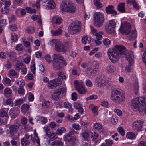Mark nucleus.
Returning a JSON list of instances; mask_svg holds the SVG:
<instances>
[{"mask_svg": "<svg viewBox=\"0 0 146 146\" xmlns=\"http://www.w3.org/2000/svg\"><path fill=\"white\" fill-rule=\"evenodd\" d=\"M133 110L140 113H146V97H136L133 99L131 102Z\"/></svg>", "mask_w": 146, "mask_h": 146, "instance_id": "obj_1", "label": "nucleus"}, {"mask_svg": "<svg viewBox=\"0 0 146 146\" xmlns=\"http://www.w3.org/2000/svg\"><path fill=\"white\" fill-rule=\"evenodd\" d=\"M53 62L52 67L54 70L61 69L62 66H66L67 63L64 58L59 54H54L52 56Z\"/></svg>", "mask_w": 146, "mask_h": 146, "instance_id": "obj_2", "label": "nucleus"}, {"mask_svg": "<svg viewBox=\"0 0 146 146\" xmlns=\"http://www.w3.org/2000/svg\"><path fill=\"white\" fill-rule=\"evenodd\" d=\"M126 52L124 46L121 45H117L115 46L114 50L111 54V57L110 59L113 63H115L119 60L120 56L122 54H125Z\"/></svg>", "mask_w": 146, "mask_h": 146, "instance_id": "obj_3", "label": "nucleus"}, {"mask_svg": "<svg viewBox=\"0 0 146 146\" xmlns=\"http://www.w3.org/2000/svg\"><path fill=\"white\" fill-rule=\"evenodd\" d=\"M111 99L113 102L120 104L125 100L124 93L121 90H113L111 93Z\"/></svg>", "mask_w": 146, "mask_h": 146, "instance_id": "obj_4", "label": "nucleus"}, {"mask_svg": "<svg viewBox=\"0 0 146 146\" xmlns=\"http://www.w3.org/2000/svg\"><path fill=\"white\" fill-rule=\"evenodd\" d=\"M60 9L62 12L74 13L75 12L76 7L74 4L68 1L62 3L61 4Z\"/></svg>", "mask_w": 146, "mask_h": 146, "instance_id": "obj_5", "label": "nucleus"}, {"mask_svg": "<svg viewBox=\"0 0 146 146\" xmlns=\"http://www.w3.org/2000/svg\"><path fill=\"white\" fill-rule=\"evenodd\" d=\"M94 23L96 27H100L103 24L104 20L103 14L100 12L95 13L94 15Z\"/></svg>", "mask_w": 146, "mask_h": 146, "instance_id": "obj_6", "label": "nucleus"}, {"mask_svg": "<svg viewBox=\"0 0 146 146\" xmlns=\"http://www.w3.org/2000/svg\"><path fill=\"white\" fill-rule=\"evenodd\" d=\"M81 23L80 21H76L71 24L68 28V31L71 34L77 33L80 31Z\"/></svg>", "mask_w": 146, "mask_h": 146, "instance_id": "obj_7", "label": "nucleus"}, {"mask_svg": "<svg viewBox=\"0 0 146 146\" xmlns=\"http://www.w3.org/2000/svg\"><path fill=\"white\" fill-rule=\"evenodd\" d=\"M125 56L128 61V65L125 68L126 71L128 72H130L132 69L131 67L134 63L133 56L132 54L129 53L125 54Z\"/></svg>", "mask_w": 146, "mask_h": 146, "instance_id": "obj_8", "label": "nucleus"}, {"mask_svg": "<svg viewBox=\"0 0 146 146\" xmlns=\"http://www.w3.org/2000/svg\"><path fill=\"white\" fill-rule=\"evenodd\" d=\"M66 92V90L64 88H62L56 90L52 95V99L57 101L60 99V96L61 94H63L65 93Z\"/></svg>", "mask_w": 146, "mask_h": 146, "instance_id": "obj_9", "label": "nucleus"}, {"mask_svg": "<svg viewBox=\"0 0 146 146\" xmlns=\"http://www.w3.org/2000/svg\"><path fill=\"white\" fill-rule=\"evenodd\" d=\"M131 24L127 22L122 23L120 28L121 32L122 33L128 34L131 30Z\"/></svg>", "mask_w": 146, "mask_h": 146, "instance_id": "obj_10", "label": "nucleus"}, {"mask_svg": "<svg viewBox=\"0 0 146 146\" xmlns=\"http://www.w3.org/2000/svg\"><path fill=\"white\" fill-rule=\"evenodd\" d=\"M18 129V126L17 125H12L9 127V130H7L6 132L7 136L12 137L14 136L17 132Z\"/></svg>", "mask_w": 146, "mask_h": 146, "instance_id": "obj_11", "label": "nucleus"}, {"mask_svg": "<svg viewBox=\"0 0 146 146\" xmlns=\"http://www.w3.org/2000/svg\"><path fill=\"white\" fill-rule=\"evenodd\" d=\"M81 66L83 68H86V67H87L86 71L88 74L90 75H92L94 74L96 71L95 66L94 65H92L88 67L87 64L83 63L81 64Z\"/></svg>", "mask_w": 146, "mask_h": 146, "instance_id": "obj_12", "label": "nucleus"}, {"mask_svg": "<svg viewBox=\"0 0 146 146\" xmlns=\"http://www.w3.org/2000/svg\"><path fill=\"white\" fill-rule=\"evenodd\" d=\"M41 5L46 9H54L56 6L54 2L52 0H44L42 1Z\"/></svg>", "mask_w": 146, "mask_h": 146, "instance_id": "obj_13", "label": "nucleus"}, {"mask_svg": "<svg viewBox=\"0 0 146 146\" xmlns=\"http://www.w3.org/2000/svg\"><path fill=\"white\" fill-rule=\"evenodd\" d=\"M63 137L64 141L69 142L71 143L70 146H73L75 142L77 140L76 137L71 136L69 134L64 135Z\"/></svg>", "mask_w": 146, "mask_h": 146, "instance_id": "obj_14", "label": "nucleus"}, {"mask_svg": "<svg viewBox=\"0 0 146 146\" xmlns=\"http://www.w3.org/2000/svg\"><path fill=\"white\" fill-rule=\"evenodd\" d=\"M55 50L58 52H65L66 49L64 44L60 40L59 41L57 44L55 46Z\"/></svg>", "mask_w": 146, "mask_h": 146, "instance_id": "obj_15", "label": "nucleus"}, {"mask_svg": "<svg viewBox=\"0 0 146 146\" xmlns=\"http://www.w3.org/2000/svg\"><path fill=\"white\" fill-rule=\"evenodd\" d=\"M142 123L139 121H135L133 123L132 127L135 130L137 131H140L141 130L142 126Z\"/></svg>", "mask_w": 146, "mask_h": 146, "instance_id": "obj_16", "label": "nucleus"}, {"mask_svg": "<svg viewBox=\"0 0 146 146\" xmlns=\"http://www.w3.org/2000/svg\"><path fill=\"white\" fill-rule=\"evenodd\" d=\"M20 111L19 110L11 108L9 112V115L12 119H15L17 117Z\"/></svg>", "mask_w": 146, "mask_h": 146, "instance_id": "obj_17", "label": "nucleus"}, {"mask_svg": "<svg viewBox=\"0 0 146 146\" xmlns=\"http://www.w3.org/2000/svg\"><path fill=\"white\" fill-rule=\"evenodd\" d=\"M105 80V78H101L97 77L96 79L95 82L97 83V85L98 87H100L102 86H105L107 84L108 82L106 83H104L103 82Z\"/></svg>", "mask_w": 146, "mask_h": 146, "instance_id": "obj_18", "label": "nucleus"}, {"mask_svg": "<svg viewBox=\"0 0 146 146\" xmlns=\"http://www.w3.org/2000/svg\"><path fill=\"white\" fill-rule=\"evenodd\" d=\"M62 21V18L58 15L54 16L52 18V22L53 24L57 25L60 24Z\"/></svg>", "mask_w": 146, "mask_h": 146, "instance_id": "obj_19", "label": "nucleus"}, {"mask_svg": "<svg viewBox=\"0 0 146 146\" xmlns=\"http://www.w3.org/2000/svg\"><path fill=\"white\" fill-rule=\"evenodd\" d=\"M74 108L78 110V111L81 114L83 113L84 110L82 107V105L80 102H76L74 103Z\"/></svg>", "mask_w": 146, "mask_h": 146, "instance_id": "obj_20", "label": "nucleus"}, {"mask_svg": "<svg viewBox=\"0 0 146 146\" xmlns=\"http://www.w3.org/2000/svg\"><path fill=\"white\" fill-rule=\"evenodd\" d=\"M92 38L91 36H84L81 39L82 43L84 44H88L91 41Z\"/></svg>", "mask_w": 146, "mask_h": 146, "instance_id": "obj_21", "label": "nucleus"}, {"mask_svg": "<svg viewBox=\"0 0 146 146\" xmlns=\"http://www.w3.org/2000/svg\"><path fill=\"white\" fill-rule=\"evenodd\" d=\"M129 39L130 40H132L135 39L137 36V32L135 29L132 30L131 32H129Z\"/></svg>", "mask_w": 146, "mask_h": 146, "instance_id": "obj_22", "label": "nucleus"}, {"mask_svg": "<svg viewBox=\"0 0 146 146\" xmlns=\"http://www.w3.org/2000/svg\"><path fill=\"white\" fill-rule=\"evenodd\" d=\"M90 110H91L94 115H97L98 114V107L94 105L91 104L89 107Z\"/></svg>", "mask_w": 146, "mask_h": 146, "instance_id": "obj_23", "label": "nucleus"}, {"mask_svg": "<svg viewBox=\"0 0 146 146\" xmlns=\"http://www.w3.org/2000/svg\"><path fill=\"white\" fill-rule=\"evenodd\" d=\"M56 133L54 132H50L48 133V135H46L47 137L49 140L53 141L54 140L56 139L57 137Z\"/></svg>", "mask_w": 146, "mask_h": 146, "instance_id": "obj_24", "label": "nucleus"}, {"mask_svg": "<svg viewBox=\"0 0 146 146\" xmlns=\"http://www.w3.org/2000/svg\"><path fill=\"white\" fill-rule=\"evenodd\" d=\"M126 3L127 4H130L131 5H132L133 8L135 9L139 8V7L135 2V0H127Z\"/></svg>", "mask_w": 146, "mask_h": 146, "instance_id": "obj_25", "label": "nucleus"}, {"mask_svg": "<svg viewBox=\"0 0 146 146\" xmlns=\"http://www.w3.org/2000/svg\"><path fill=\"white\" fill-rule=\"evenodd\" d=\"M8 75L11 78L12 77L17 78L18 76V74L15 70H11L9 71Z\"/></svg>", "mask_w": 146, "mask_h": 146, "instance_id": "obj_26", "label": "nucleus"}, {"mask_svg": "<svg viewBox=\"0 0 146 146\" xmlns=\"http://www.w3.org/2000/svg\"><path fill=\"white\" fill-rule=\"evenodd\" d=\"M9 108H3L0 110V115L2 117H5L7 116Z\"/></svg>", "mask_w": 146, "mask_h": 146, "instance_id": "obj_27", "label": "nucleus"}, {"mask_svg": "<svg viewBox=\"0 0 146 146\" xmlns=\"http://www.w3.org/2000/svg\"><path fill=\"white\" fill-rule=\"evenodd\" d=\"M124 3H119L117 7V9L121 13L125 12V7Z\"/></svg>", "mask_w": 146, "mask_h": 146, "instance_id": "obj_28", "label": "nucleus"}, {"mask_svg": "<svg viewBox=\"0 0 146 146\" xmlns=\"http://www.w3.org/2000/svg\"><path fill=\"white\" fill-rule=\"evenodd\" d=\"M66 129L64 127H61L58 128L56 131V135L60 136L62 135L63 133H65Z\"/></svg>", "mask_w": 146, "mask_h": 146, "instance_id": "obj_29", "label": "nucleus"}, {"mask_svg": "<svg viewBox=\"0 0 146 146\" xmlns=\"http://www.w3.org/2000/svg\"><path fill=\"white\" fill-rule=\"evenodd\" d=\"M126 137L128 139L133 140L135 139L136 135L132 132H129L127 133Z\"/></svg>", "mask_w": 146, "mask_h": 146, "instance_id": "obj_30", "label": "nucleus"}, {"mask_svg": "<svg viewBox=\"0 0 146 146\" xmlns=\"http://www.w3.org/2000/svg\"><path fill=\"white\" fill-rule=\"evenodd\" d=\"M16 13L19 16L21 15H24L26 13L25 10L21 8L17 9L16 10Z\"/></svg>", "mask_w": 146, "mask_h": 146, "instance_id": "obj_31", "label": "nucleus"}, {"mask_svg": "<svg viewBox=\"0 0 146 146\" xmlns=\"http://www.w3.org/2000/svg\"><path fill=\"white\" fill-rule=\"evenodd\" d=\"M74 84L76 89H77V87L81 88L83 87V83L82 80L80 81L77 80H75L74 81Z\"/></svg>", "mask_w": 146, "mask_h": 146, "instance_id": "obj_32", "label": "nucleus"}, {"mask_svg": "<svg viewBox=\"0 0 146 146\" xmlns=\"http://www.w3.org/2000/svg\"><path fill=\"white\" fill-rule=\"evenodd\" d=\"M51 34L54 36L60 35L62 33V30L58 28L56 30H52L51 31Z\"/></svg>", "mask_w": 146, "mask_h": 146, "instance_id": "obj_33", "label": "nucleus"}, {"mask_svg": "<svg viewBox=\"0 0 146 146\" xmlns=\"http://www.w3.org/2000/svg\"><path fill=\"white\" fill-rule=\"evenodd\" d=\"M29 106L27 104H24L21 107V110L23 113L27 112L29 109Z\"/></svg>", "mask_w": 146, "mask_h": 146, "instance_id": "obj_34", "label": "nucleus"}, {"mask_svg": "<svg viewBox=\"0 0 146 146\" xmlns=\"http://www.w3.org/2000/svg\"><path fill=\"white\" fill-rule=\"evenodd\" d=\"M91 137L92 140L95 142L97 143V139L99 138V137L98 134L95 132H94L92 133L91 134Z\"/></svg>", "mask_w": 146, "mask_h": 146, "instance_id": "obj_35", "label": "nucleus"}, {"mask_svg": "<svg viewBox=\"0 0 146 146\" xmlns=\"http://www.w3.org/2000/svg\"><path fill=\"white\" fill-rule=\"evenodd\" d=\"M60 40L55 39H53L49 40L48 44L51 46L56 45Z\"/></svg>", "mask_w": 146, "mask_h": 146, "instance_id": "obj_36", "label": "nucleus"}, {"mask_svg": "<svg viewBox=\"0 0 146 146\" xmlns=\"http://www.w3.org/2000/svg\"><path fill=\"white\" fill-rule=\"evenodd\" d=\"M93 3L94 5L98 9L101 8L102 6V5L100 3V0H94Z\"/></svg>", "mask_w": 146, "mask_h": 146, "instance_id": "obj_37", "label": "nucleus"}, {"mask_svg": "<svg viewBox=\"0 0 146 146\" xmlns=\"http://www.w3.org/2000/svg\"><path fill=\"white\" fill-rule=\"evenodd\" d=\"M15 84L18 85L19 87H23L25 85V81L23 79L16 80L15 82Z\"/></svg>", "mask_w": 146, "mask_h": 146, "instance_id": "obj_38", "label": "nucleus"}, {"mask_svg": "<svg viewBox=\"0 0 146 146\" xmlns=\"http://www.w3.org/2000/svg\"><path fill=\"white\" fill-rule=\"evenodd\" d=\"M80 136L83 138L84 139H87L90 136V134L88 131H82L80 133Z\"/></svg>", "mask_w": 146, "mask_h": 146, "instance_id": "obj_39", "label": "nucleus"}, {"mask_svg": "<svg viewBox=\"0 0 146 146\" xmlns=\"http://www.w3.org/2000/svg\"><path fill=\"white\" fill-rule=\"evenodd\" d=\"M53 80H50L48 84V86L51 89L55 88L56 86Z\"/></svg>", "mask_w": 146, "mask_h": 146, "instance_id": "obj_40", "label": "nucleus"}, {"mask_svg": "<svg viewBox=\"0 0 146 146\" xmlns=\"http://www.w3.org/2000/svg\"><path fill=\"white\" fill-rule=\"evenodd\" d=\"M5 105H9L10 106L15 107L14 103L13 102L11 99L10 98H8L6 100Z\"/></svg>", "mask_w": 146, "mask_h": 146, "instance_id": "obj_41", "label": "nucleus"}, {"mask_svg": "<svg viewBox=\"0 0 146 146\" xmlns=\"http://www.w3.org/2000/svg\"><path fill=\"white\" fill-rule=\"evenodd\" d=\"M76 90L80 94H85L87 92L86 90L84 87L81 88L77 87Z\"/></svg>", "mask_w": 146, "mask_h": 146, "instance_id": "obj_42", "label": "nucleus"}, {"mask_svg": "<svg viewBox=\"0 0 146 146\" xmlns=\"http://www.w3.org/2000/svg\"><path fill=\"white\" fill-rule=\"evenodd\" d=\"M2 82L5 85L9 86L11 85V80L10 79L7 77L4 78L2 80Z\"/></svg>", "mask_w": 146, "mask_h": 146, "instance_id": "obj_43", "label": "nucleus"}, {"mask_svg": "<svg viewBox=\"0 0 146 146\" xmlns=\"http://www.w3.org/2000/svg\"><path fill=\"white\" fill-rule=\"evenodd\" d=\"M58 78L61 79H62V80H64L66 79V74L62 72L61 71H59L57 74Z\"/></svg>", "mask_w": 146, "mask_h": 146, "instance_id": "obj_44", "label": "nucleus"}, {"mask_svg": "<svg viewBox=\"0 0 146 146\" xmlns=\"http://www.w3.org/2000/svg\"><path fill=\"white\" fill-rule=\"evenodd\" d=\"M16 54L12 52H10L8 54V56L11 60H14L16 58Z\"/></svg>", "mask_w": 146, "mask_h": 146, "instance_id": "obj_45", "label": "nucleus"}, {"mask_svg": "<svg viewBox=\"0 0 146 146\" xmlns=\"http://www.w3.org/2000/svg\"><path fill=\"white\" fill-rule=\"evenodd\" d=\"M102 126L101 125L98 123H95L93 124V128L94 129L99 130L102 128Z\"/></svg>", "mask_w": 146, "mask_h": 146, "instance_id": "obj_46", "label": "nucleus"}, {"mask_svg": "<svg viewBox=\"0 0 146 146\" xmlns=\"http://www.w3.org/2000/svg\"><path fill=\"white\" fill-rule=\"evenodd\" d=\"M103 34L102 31L98 33H97L95 35L96 38L98 40H100L102 38V35Z\"/></svg>", "mask_w": 146, "mask_h": 146, "instance_id": "obj_47", "label": "nucleus"}, {"mask_svg": "<svg viewBox=\"0 0 146 146\" xmlns=\"http://www.w3.org/2000/svg\"><path fill=\"white\" fill-rule=\"evenodd\" d=\"M110 14L112 16H114L117 14V11L114 9V6L112 5H110Z\"/></svg>", "mask_w": 146, "mask_h": 146, "instance_id": "obj_48", "label": "nucleus"}, {"mask_svg": "<svg viewBox=\"0 0 146 146\" xmlns=\"http://www.w3.org/2000/svg\"><path fill=\"white\" fill-rule=\"evenodd\" d=\"M117 131L122 136H124L125 135V131L123 127L121 126L117 128Z\"/></svg>", "mask_w": 146, "mask_h": 146, "instance_id": "obj_49", "label": "nucleus"}, {"mask_svg": "<svg viewBox=\"0 0 146 146\" xmlns=\"http://www.w3.org/2000/svg\"><path fill=\"white\" fill-rule=\"evenodd\" d=\"M21 143L22 145L27 146L29 144L27 140L25 138H22L21 141Z\"/></svg>", "mask_w": 146, "mask_h": 146, "instance_id": "obj_50", "label": "nucleus"}, {"mask_svg": "<svg viewBox=\"0 0 146 146\" xmlns=\"http://www.w3.org/2000/svg\"><path fill=\"white\" fill-rule=\"evenodd\" d=\"M44 131L45 132V135H48V131L50 130V129L48 125H45L43 127Z\"/></svg>", "mask_w": 146, "mask_h": 146, "instance_id": "obj_51", "label": "nucleus"}, {"mask_svg": "<svg viewBox=\"0 0 146 146\" xmlns=\"http://www.w3.org/2000/svg\"><path fill=\"white\" fill-rule=\"evenodd\" d=\"M103 42L105 46L108 47L110 45V40L107 38H105L103 40Z\"/></svg>", "mask_w": 146, "mask_h": 146, "instance_id": "obj_52", "label": "nucleus"}, {"mask_svg": "<svg viewBox=\"0 0 146 146\" xmlns=\"http://www.w3.org/2000/svg\"><path fill=\"white\" fill-rule=\"evenodd\" d=\"M11 93V89L8 88H6L4 90V93L5 95H10Z\"/></svg>", "mask_w": 146, "mask_h": 146, "instance_id": "obj_53", "label": "nucleus"}, {"mask_svg": "<svg viewBox=\"0 0 146 146\" xmlns=\"http://www.w3.org/2000/svg\"><path fill=\"white\" fill-rule=\"evenodd\" d=\"M23 99H19L16 100L15 103H14L15 107L21 104L22 103Z\"/></svg>", "mask_w": 146, "mask_h": 146, "instance_id": "obj_54", "label": "nucleus"}, {"mask_svg": "<svg viewBox=\"0 0 146 146\" xmlns=\"http://www.w3.org/2000/svg\"><path fill=\"white\" fill-rule=\"evenodd\" d=\"M18 39V37L17 35L15 34L12 35L11 42H16L17 40Z\"/></svg>", "mask_w": 146, "mask_h": 146, "instance_id": "obj_55", "label": "nucleus"}, {"mask_svg": "<svg viewBox=\"0 0 146 146\" xmlns=\"http://www.w3.org/2000/svg\"><path fill=\"white\" fill-rule=\"evenodd\" d=\"M56 86L60 85L62 83V81L60 78H57L53 80Z\"/></svg>", "mask_w": 146, "mask_h": 146, "instance_id": "obj_56", "label": "nucleus"}, {"mask_svg": "<svg viewBox=\"0 0 146 146\" xmlns=\"http://www.w3.org/2000/svg\"><path fill=\"white\" fill-rule=\"evenodd\" d=\"M30 69L32 72L34 74H35L36 70V67L35 66V63L33 62L31 63L30 67Z\"/></svg>", "mask_w": 146, "mask_h": 146, "instance_id": "obj_57", "label": "nucleus"}, {"mask_svg": "<svg viewBox=\"0 0 146 146\" xmlns=\"http://www.w3.org/2000/svg\"><path fill=\"white\" fill-rule=\"evenodd\" d=\"M40 121L41 124H45L47 122L48 119L46 117H41Z\"/></svg>", "mask_w": 146, "mask_h": 146, "instance_id": "obj_58", "label": "nucleus"}, {"mask_svg": "<svg viewBox=\"0 0 146 146\" xmlns=\"http://www.w3.org/2000/svg\"><path fill=\"white\" fill-rule=\"evenodd\" d=\"M18 143H19V139H13L11 141V143L12 145H15L17 144Z\"/></svg>", "mask_w": 146, "mask_h": 146, "instance_id": "obj_59", "label": "nucleus"}, {"mask_svg": "<svg viewBox=\"0 0 146 146\" xmlns=\"http://www.w3.org/2000/svg\"><path fill=\"white\" fill-rule=\"evenodd\" d=\"M64 107L66 109L70 108L72 107V104L68 102H65L64 103Z\"/></svg>", "mask_w": 146, "mask_h": 146, "instance_id": "obj_60", "label": "nucleus"}, {"mask_svg": "<svg viewBox=\"0 0 146 146\" xmlns=\"http://www.w3.org/2000/svg\"><path fill=\"white\" fill-rule=\"evenodd\" d=\"M115 21L114 20H112L110 21V27L113 29L112 30L114 31V29L115 27Z\"/></svg>", "mask_w": 146, "mask_h": 146, "instance_id": "obj_61", "label": "nucleus"}, {"mask_svg": "<svg viewBox=\"0 0 146 146\" xmlns=\"http://www.w3.org/2000/svg\"><path fill=\"white\" fill-rule=\"evenodd\" d=\"M72 127L76 130H79L81 129L80 125L77 123H74L73 124Z\"/></svg>", "mask_w": 146, "mask_h": 146, "instance_id": "obj_62", "label": "nucleus"}, {"mask_svg": "<svg viewBox=\"0 0 146 146\" xmlns=\"http://www.w3.org/2000/svg\"><path fill=\"white\" fill-rule=\"evenodd\" d=\"M26 10L27 12L30 13H35L36 12V10L35 9H32L30 7H27L26 8Z\"/></svg>", "mask_w": 146, "mask_h": 146, "instance_id": "obj_63", "label": "nucleus"}, {"mask_svg": "<svg viewBox=\"0 0 146 146\" xmlns=\"http://www.w3.org/2000/svg\"><path fill=\"white\" fill-rule=\"evenodd\" d=\"M42 106L43 107L47 108L50 105V102L48 101H44L42 103Z\"/></svg>", "mask_w": 146, "mask_h": 146, "instance_id": "obj_64", "label": "nucleus"}]
</instances>
